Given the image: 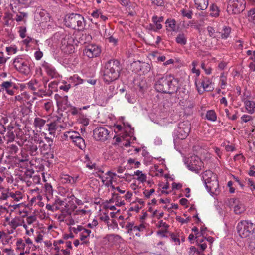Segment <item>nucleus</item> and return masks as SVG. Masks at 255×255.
<instances>
[{
	"mask_svg": "<svg viewBox=\"0 0 255 255\" xmlns=\"http://www.w3.org/2000/svg\"><path fill=\"white\" fill-rule=\"evenodd\" d=\"M28 17V14L26 12H20L18 14H16L14 19L17 22H26V19Z\"/></svg>",
	"mask_w": 255,
	"mask_h": 255,
	"instance_id": "obj_33",
	"label": "nucleus"
},
{
	"mask_svg": "<svg viewBox=\"0 0 255 255\" xmlns=\"http://www.w3.org/2000/svg\"><path fill=\"white\" fill-rule=\"evenodd\" d=\"M39 147L41 152H44V153H47L51 149L50 145H47L42 140V143L39 144Z\"/></svg>",
	"mask_w": 255,
	"mask_h": 255,
	"instance_id": "obj_45",
	"label": "nucleus"
},
{
	"mask_svg": "<svg viewBox=\"0 0 255 255\" xmlns=\"http://www.w3.org/2000/svg\"><path fill=\"white\" fill-rule=\"evenodd\" d=\"M9 152L11 155L15 154L18 151V147L15 144H10L7 147Z\"/></svg>",
	"mask_w": 255,
	"mask_h": 255,
	"instance_id": "obj_49",
	"label": "nucleus"
},
{
	"mask_svg": "<svg viewBox=\"0 0 255 255\" xmlns=\"http://www.w3.org/2000/svg\"><path fill=\"white\" fill-rule=\"evenodd\" d=\"M5 135L3 136V138L7 143L13 142L15 138L16 133L12 131H6Z\"/></svg>",
	"mask_w": 255,
	"mask_h": 255,
	"instance_id": "obj_26",
	"label": "nucleus"
},
{
	"mask_svg": "<svg viewBox=\"0 0 255 255\" xmlns=\"http://www.w3.org/2000/svg\"><path fill=\"white\" fill-rule=\"evenodd\" d=\"M65 25L74 29L81 30L84 28V19L80 14L71 13L65 18Z\"/></svg>",
	"mask_w": 255,
	"mask_h": 255,
	"instance_id": "obj_4",
	"label": "nucleus"
},
{
	"mask_svg": "<svg viewBox=\"0 0 255 255\" xmlns=\"http://www.w3.org/2000/svg\"><path fill=\"white\" fill-rule=\"evenodd\" d=\"M176 220L182 224H184L189 222L190 221V217H187L186 219H184L180 216H177Z\"/></svg>",
	"mask_w": 255,
	"mask_h": 255,
	"instance_id": "obj_64",
	"label": "nucleus"
},
{
	"mask_svg": "<svg viewBox=\"0 0 255 255\" xmlns=\"http://www.w3.org/2000/svg\"><path fill=\"white\" fill-rule=\"evenodd\" d=\"M157 75L155 77V89L158 92L161 93H173L176 89L174 83L175 81H173V77L171 75H165L161 77Z\"/></svg>",
	"mask_w": 255,
	"mask_h": 255,
	"instance_id": "obj_2",
	"label": "nucleus"
},
{
	"mask_svg": "<svg viewBox=\"0 0 255 255\" xmlns=\"http://www.w3.org/2000/svg\"><path fill=\"white\" fill-rule=\"evenodd\" d=\"M231 28L229 26H224L221 32V38L222 39H227L231 33Z\"/></svg>",
	"mask_w": 255,
	"mask_h": 255,
	"instance_id": "obj_39",
	"label": "nucleus"
},
{
	"mask_svg": "<svg viewBox=\"0 0 255 255\" xmlns=\"http://www.w3.org/2000/svg\"><path fill=\"white\" fill-rule=\"evenodd\" d=\"M166 27L169 28L171 31H176V21L174 19H168L166 21Z\"/></svg>",
	"mask_w": 255,
	"mask_h": 255,
	"instance_id": "obj_43",
	"label": "nucleus"
},
{
	"mask_svg": "<svg viewBox=\"0 0 255 255\" xmlns=\"http://www.w3.org/2000/svg\"><path fill=\"white\" fill-rule=\"evenodd\" d=\"M195 106V101L193 99H187L185 101L184 106L186 110H191Z\"/></svg>",
	"mask_w": 255,
	"mask_h": 255,
	"instance_id": "obj_42",
	"label": "nucleus"
},
{
	"mask_svg": "<svg viewBox=\"0 0 255 255\" xmlns=\"http://www.w3.org/2000/svg\"><path fill=\"white\" fill-rule=\"evenodd\" d=\"M5 131L15 132L17 138H21L22 137V132L20 129L15 124L11 123L6 128H5Z\"/></svg>",
	"mask_w": 255,
	"mask_h": 255,
	"instance_id": "obj_19",
	"label": "nucleus"
},
{
	"mask_svg": "<svg viewBox=\"0 0 255 255\" xmlns=\"http://www.w3.org/2000/svg\"><path fill=\"white\" fill-rule=\"evenodd\" d=\"M206 29H207V32H208V35L210 37H212L213 38H216L215 31L214 28L213 27L208 26L207 27Z\"/></svg>",
	"mask_w": 255,
	"mask_h": 255,
	"instance_id": "obj_52",
	"label": "nucleus"
},
{
	"mask_svg": "<svg viewBox=\"0 0 255 255\" xmlns=\"http://www.w3.org/2000/svg\"><path fill=\"white\" fill-rule=\"evenodd\" d=\"M136 225H135L134 222H128L126 225V229L127 230V233L129 235H134L133 229Z\"/></svg>",
	"mask_w": 255,
	"mask_h": 255,
	"instance_id": "obj_44",
	"label": "nucleus"
},
{
	"mask_svg": "<svg viewBox=\"0 0 255 255\" xmlns=\"http://www.w3.org/2000/svg\"><path fill=\"white\" fill-rule=\"evenodd\" d=\"M108 130L103 127H98L93 130V137L96 140L104 141L109 136Z\"/></svg>",
	"mask_w": 255,
	"mask_h": 255,
	"instance_id": "obj_13",
	"label": "nucleus"
},
{
	"mask_svg": "<svg viewBox=\"0 0 255 255\" xmlns=\"http://www.w3.org/2000/svg\"><path fill=\"white\" fill-rule=\"evenodd\" d=\"M196 8L200 10H204L208 7V0H193Z\"/></svg>",
	"mask_w": 255,
	"mask_h": 255,
	"instance_id": "obj_20",
	"label": "nucleus"
},
{
	"mask_svg": "<svg viewBox=\"0 0 255 255\" xmlns=\"http://www.w3.org/2000/svg\"><path fill=\"white\" fill-rule=\"evenodd\" d=\"M195 239H196L198 245L200 247L202 251L205 250L207 247V243L205 242V239H203V238L200 239L199 236L195 237Z\"/></svg>",
	"mask_w": 255,
	"mask_h": 255,
	"instance_id": "obj_35",
	"label": "nucleus"
},
{
	"mask_svg": "<svg viewBox=\"0 0 255 255\" xmlns=\"http://www.w3.org/2000/svg\"><path fill=\"white\" fill-rule=\"evenodd\" d=\"M152 19L154 23V25H150V26L152 27V29L154 31H157L158 30H160L162 28V25L160 22H159L156 20V19H157V16H153Z\"/></svg>",
	"mask_w": 255,
	"mask_h": 255,
	"instance_id": "obj_34",
	"label": "nucleus"
},
{
	"mask_svg": "<svg viewBox=\"0 0 255 255\" xmlns=\"http://www.w3.org/2000/svg\"><path fill=\"white\" fill-rule=\"evenodd\" d=\"M16 244L17 246V248L18 249H22V250L24 249V248L26 245L25 243L23 242V240L21 238L18 239L17 240V241L16 242Z\"/></svg>",
	"mask_w": 255,
	"mask_h": 255,
	"instance_id": "obj_54",
	"label": "nucleus"
},
{
	"mask_svg": "<svg viewBox=\"0 0 255 255\" xmlns=\"http://www.w3.org/2000/svg\"><path fill=\"white\" fill-rule=\"evenodd\" d=\"M48 127V130L49 131V134H53L55 133V131L58 128V126L55 121L50 123V124H47Z\"/></svg>",
	"mask_w": 255,
	"mask_h": 255,
	"instance_id": "obj_40",
	"label": "nucleus"
},
{
	"mask_svg": "<svg viewBox=\"0 0 255 255\" xmlns=\"http://www.w3.org/2000/svg\"><path fill=\"white\" fill-rule=\"evenodd\" d=\"M24 86L27 87V88L32 91L34 95L43 97L46 95V91L41 88V83L36 79H31L28 83H25Z\"/></svg>",
	"mask_w": 255,
	"mask_h": 255,
	"instance_id": "obj_11",
	"label": "nucleus"
},
{
	"mask_svg": "<svg viewBox=\"0 0 255 255\" xmlns=\"http://www.w3.org/2000/svg\"><path fill=\"white\" fill-rule=\"evenodd\" d=\"M85 228L81 226L77 225V227H73L71 228V230L76 234H78L79 232L81 233Z\"/></svg>",
	"mask_w": 255,
	"mask_h": 255,
	"instance_id": "obj_57",
	"label": "nucleus"
},
{
	"mask_svg": "<svg viewBox=\"0 0 255 255\" xmlns=\"http://www.w3.org/2000/svg\"><path fill=\"white\" fill-rule=\"evenodd\" d=\"M79 133L74 131H66L64 133V135L67 140H71L73 141L79 135Z\"/></svg>",
	"mask_w": 255,
	"mask_h": 255,
	"instance_id": "obj_29",
	"label": "nucleus"
},
{
	"mask_svg": "<svg viewBox=\"0 0 255 255\" xmlns=\"http://www.w3.org/2000/svg\"><path fill=\"white\" fill-rule=\"evenodd\" d=\"M42 67L49 77L52 78L57 77L58 74L54 67L51 64L44 61L42 64Z\"/></svg>",
	"mask_w": 255,
	"mask_h": 255,
	"instance_id": "obj_15",
	"label": "nucleus"
},
{
	"mask_svg": "<svg viewBox=\"0 0 255 255\" xmlns=\"http://www.w3.org/2000/svg\"><path fill=\"white\" fill-rule=\"evenodd\" d=\"M210 10L211 11L210 14L211 16L217 17L219 16L220 10L216 5L212 4L210 6Z\"/></svg>",
	"mask_w": 255,
	"mask_h": 255,
	"instance_id": "obj_32",
	"label": "nucleus"
},
{
	"mask_svg": "<svg viewBox=\"0 0 255 255\" xmlns=\"http://www.w3.org/2000/svg\"><path fill=\"white\" fill-rule=\"evenodd\" d=\"M73 142L74 143L75 145L81 149H84L85 148L86 145L85 143V140L83 138H82L80 135H79L73 141Z\"/></svg>",
	"mask_w": 255,
	"mask_h": 255,
	"instance_id": "obj_25",
	"label": "nucleus"
},
{
	"mask_svg": "<svg viewBox=\"0 0 255 255\" xmlns=\"http://www.w3.org/2000/svg\"><path fill=\"white\" fill-rule=\"evenodd\" d=\"M193 158H194V163L191 162V164L188 165L189 169L193 171H198L200 165L197 166V165L195 163V161H196V158L198 159L197 157H194Z\"/></svg>",
	"mask_w": 255,
	"mask_h": 255,
	"instance_id": "obj_48",
	"label": "nucleus"
},
{
	"mask_svg": "<svg viewBox=\"0 0 255 255\" xmlns=\"http://www.w3.org/2000/svg\"><path fill=\"white\" fill-rule=\"evenodd\" d=\"M78 177V176H76L75 178H74L68 175H65L64 176V177H62V182L64 183L73 184L76 182Z\"/></svg>",
	"mask_w": 255,
	"mask_h": 255,
	"instance_id": "obj_41",
	"label": "nucleus"
},
{
	"mask_svg": "<svg viewBox=\"0 0 255 255\" xmlns=\"http://www.w3.org/2000/svg\"><path fill=\"white\" fill-rule=\"evenodd\" d=\"M85 163L86 164V166L87 167H88L90 169L95 168L96 164L95 163H92V162H90V158L88 156V155L85 156Z\"/></svg>",
	"mask_w": 255,
	"mask_h": 255,
	"instance_id": "obj_50",
	"label": "nucleus"
},
{
	"mask_svg": "<svg viewBox=\"0 0 255 255\" xmlns=\"http://www.w3.org/2000/svg\"><path fill=\"white\" fill-rule=\"evenodd\" d=\"M176 42L181 45H184L187 43V37L185 34L179 33L176 38Z\"/></svg>",
	"mask_w": 255,
	"mask_h": 255,
	"instance_id": "obj_28",
	"label": "nucleus"
},
{
	"mask_svg": "<svg viewBox=\"0 0 255 255\" xmlns=\"http://www.w3.org/2000/svg\"><path fill=\"white\" fill-rule=\"evenodd\" d=\"M116 175V173L108 171L105 176L101 177L102 181L105 186L109 187L112 185L113 178Z\"/></svg>",
	"mask_w": 255,
	"mask_h": 255,
	"instance_id": "obj_16",
	"label": "nucleus"
},
{
	"mask_svg": "<svg viewBox=\"0 0 255 255\" xmlns=\"http://www.w3.org/2000/svg\"><path fill=\"white\" fill-rule=\"evenodd\" d=\"M201 67L204 70L205 73L209 75L211 73V68L209 66H207L204 63H202Z\"/></svg>",
	"mask_w": 255,
	"mask_h": 255,
	"instance_id": "obj_59",
	"label": "nucleus"
},
{
	"mask_svg": "<svg viewBox=\"0 0 255 255\" xmlns=\"http://www.w3.org/2000/svg\"><path fill=\"white\" fill-rule=\"evenodd\" d=\"M152 3L157 6H162L164 4L163 0H151Z\"/></svg>",
	"mask_w": 255,
	"mask_h": 255,
	"instance_id": "obj_63",
	"label": "nucleus"
},
{
	"mask_svg": "<svg viewBox=\"0 0 255 255\" xmlns=\"http://www.w3.org/2000/svg\"><path fill=\"white\" fill-rule=\"evenodd\" d=\"M106 238L109 242L112 244H119L123 241V239L120 236L115 234L108 235L106 236Z\"/></svg>",
	"mask_w": 255,
	"mask_h": 255,
	"instance_id": "obj_18",
	"label": "nucleus"
},
{
	"mask_svg": "<svg viewBox=\"0 0 255 255\" xmlns=\"http://www.w3.org/2000/svg\"><path fill=\"white\" fill-rule=\"evenodd\" d=\"M246 4L245 0H229L227 11L230 14H238L245 10Z\"/></svg>",
	"mask_w": 255,
	"mask_h": 255,
	"instance_id": "obj_8",
	"label": "nucleus"
},
{
	"mask_svg": "<svg viewBox=\"0 0 255 255\" xmlns=\"http://www.w3.org/2000/svg\"><path fill=\"white\" fill-rule=\"evenodd\" d=\"M248 17L250 22L255 24V8H252L248 11Z\"/></svg>",
	"mask_w": 255,
	"mask_h": 255,
	"instance_id": "obj_47",
	"label": "nucleus"
},
{
	"mask_svg": "<svg viewBox=\"0 0 255 255\" xmlns=\"http://www.w3.org/2000/svg\"><path fill=\"white\" fill-rule=\"evenodd\" d=\"M45 124L46 120L40 117H36L34 120L33 124L36 129L38 128L39 129L41 130L45 125Z\"/></svg>",
	"mask_w": 255,
	"mask_h": 255,
	"instance_id": "obj_23",
	"label": "nucleus"
},
{
	"mask_svg": "<svg viewBox=\"0 0 255 255\" xmlns=\"http://www.w3.org/2000/svg\"><path fill=\"white\" fill-rule=\"evenodd\" d=\"M4 24L7 26L13 25L14 19L13 18L12 14L9 12H5L3 17Z\"/></svg>",
	"mask_w": 255,
	"mask_h": 255,
	"instance_id": "obj_24",
	"label": "nucleus"
},
{
	"mask_svg": "<svg viewBox=\"0 0 255 255\" xmlns=\"http://www.w3.org/2000/svg\"><path fill=\"white\" fill-rule=\"evenodd\" d=\"M134 175L137 176V179L140 182L143 183L146 180V175L142 173L141 171L137 170L134 172Z\"/></svg>",
	"mask_w": 255,
	"mask_h": 255,
	"instance_id": "obj_38",
	"label": "nucleus"
},
{
	"mask_svg": "<svg viewBox=\"0 0 255 255\" xmlns=\"http://www.w3.org/2000/svg\"><path fill=\"white\" fill-rule=\"evenodd\" d=\"M202 178L208 192L215 194L219 193V183L215 174L210 170L205 171L202 174Z\"/></svg>",
	"mask_w": 255,
	"mask_h": 255,
	"instance_id": "obj_3",
	"label": "nucleus"
},
{
	"mask_svg": "<svg viewBox=\"0 0 255 255\" xmlns=\"http://www.w3.org/2000/svg\"><path fill=\"white\" fill-rule=\"evenodd\" d=\"M30 60L24 56L19 55L14 59L13 65L17 71L28 75L30 72Z\"/></svg>",
	"mask_w": 255,
	"mask_h": 255,
	"instance_id": "obj_6",
	"label": "nucleus"
},
{
	"mask_svg": "<svg viewBox=\"0 0 255 255\" xmlns=\"http://www.w3.org/2000/svg\"><path fill=\"white\" fill-rule=\"evenodd\" d=\"M17 159L20 162H24L29 160V156L26 153H21V156H18Z\"/></svg>",
	"mask_w": 255,
	"mask_h": 255,
	"instance_id": "obj_56",
	"label": "nucleus"
},
{
	"mask_svg": "<svg viewBox=\"0 0 255 255\" xmlns=\"http://www.w3.org/2000/svg\"><path fill=\"white\" fill-rule=\"evenodd\" d=\"M23 140L25 149L29 152L32 156H35L38 153L37 145L42 143V138L38 134L35 135L31 139L27 140L26 137H22L20 138Z\"/></svg>",
	"mask_w": 255,
	"mask_h": 255,
	"instance_id": "obj_5",
	"label": "nucleus"
},
{
	"mask_svg": "<svg viewBox=\"0 0 255 255\" xmlns=\"http://www.w3.org/2000/svg\"><path fill=\"white\" fill-rule=\"evenodd\" d=\"M146 229V227L144 224H140L139 225H136L133 229L134 235L139 237L141 236L140 232H143Z\"/></svg>",
	"mask_w": 255,
	"mask_h": 255,
	"instance_id": "obj_31",
	"label": "nucleus"
},
{
	"mask_svg": "<svg viewBox=\"0 0 255 255\" xmlns=\"http://www.w3.org/2000/svg\"><path fill=\"white\" fill-rule=\"evenodd\" d=\"M206 118L209 121L215 122L217 120V115L214 110H209L207 112Z\"/></svg>",
	"mask_w": 255,
	"mask_h": 255,
	"instance_id": "obj_37",
	"label": "nucleus"
},
{
	"mask_svg": "<svg viewBox=\"0 0 255 255\" xmlns=\"http://www.w3.org/2000/svg\"><path fill=\"white\" fill-rule=\"evenodd\" d=\"M121 69L120 63L116 60H110L106 62L103 70V80L109 83L117 79Z\"/></svg>",
	"mask_w": 255,
	"mask_h": 255,
	"instance_id": "obj_1",
	"label": "nucleus"
},
{
	"mask_svg": "<svg viewBox=\"0 0 255 255\" xmlns=\"http://www.w3.org/2000/svg\"><path fill=\"white\" fill-rule=\"evenodd\" d=\"M91 233V230L85 229L80 233L79 239L82 242L81 244H87L89 243V241L87 239L89 238Z\"/></svg>",
	"mask_w": 255,
	"mask_h": 255,
	"instance_id": "obj_21",
	"label": "nucleus"
},
{
	"mask_svg": "<svg viewBox=\"0 0 255 255\" xmlns=\"http://www.w3.org/2000/svg\"><path fill=\"white\" fill-rule=\"evenodd\" d=\"M64 201L60 200L59 198H57L55 200L54 205H55V210L59 209V206L64 205Z\"/></svg>",
	"mask_w": 255,
	"mask_h": 255,
	"instance_id": "obj_55",
	"label": "nucleus"
},
{
	"mask_svg": "<svg viewBox=\"0 0 255 255\" xmlns=\"http://www.w3.org/2000/svg\"><path fill=\"white\" fill-rule=\"evenodd\" d=\"M255 225L249 221H241L237 226V232L242 238L250 236L255 230Z\"/></svg>",
	"mask_w": 255,
	"mask_h": 255,
	"instance_id": "obj_7",
	"label": "nucleus"
},
{
	"mask_svg": "<svg viewBox=\"0 0 255 255\" xmlns=\"http://www.w3.org/2000/svg\"><path fill=\"white\" fill-rule=\"evenodd\" d=\"M19 4H21L19 0H10L9 6L11 10L14 12V7L16 8Z\"/></svg>",
	"mask_w": 255,
	"mask_h": 255,
	"instance_id": "obj_51",
	"label": "nucleus"
},
{
	"mask_svg": "<svg viewBox=\"0 0 255 255\" xmlns=\"http://www.w3.org/2000/svg\"><path fill=\"white\" fill-rule=\"evenodd\" d=\"M36 220L35 216H29L26 217V221L28 225L32 224Z\"/></svg>",
	"mask_w": 255,
	"mask_h": 255,
	"instance_id": "obj_60",
	"label": "nucleus"
},
{
	"mask_svg": "<svg viewBox=\"0 0 255 255\" xmlns=\"http://www.w3.org/2000/svg\"><path fill=\"white\" fill-rule=\"evenodd\" d=\"M53 106V103L51 101H47L44 104L43 108L47 111L49 112L51 110Z\"/></svg>",
	"mask_w": 255,
	"mask_h": 255,
	"instance_id": "obj_58",
	"label": "nucleus"
},
{
	"mask_svg": "<svg viewBox=\"0 0 255 255\" xmlns=\"http://www.w3.org/2000/svg\"><path fill=\"white\" fill-rule=\"evenodd\" d=\"M195 85L200 94H202L205 91L210 92L214 90L213 84L207 77L203 76L198 80L196 79Z\"/></svg>",
	"mask_w": 255,
	"mask_h": 255,
	"instance_id": "obj_9",
	"label": "nucleus"
},
{
	"mask_svg": "<svg viewBox=\"0 0 255 255\" xmlns=\"http://www.w3.org/2000/svg\"><path fill=\"white\" fill-rule=\"evenodd\" d=\"M17 87L15 83L11 81H5L0 84V91L5 92L9 95H13Z\"/></svg>",
	"mask_w": 255,
	"mask_h": 255,
	"instance_id": "obj_12",
	"label": "nucleus"
},
{
	"mask_svg": "<svg viewBox=\"0 0 255 255\" xmlns=\"http://www.w3.org/2000/svg\"><path fill=\"white\" fill-rule=\"evenodd\" d=\"M8 225L10 227V230L9 231V233L12 234L18 227L21 226L22 223H21L20 217H16L12 218L11 220L8 222Z\"/></svg>",
	"mask_w": 255,
	"mask_h": 255,
	"instance_id": "obj_17",
	"label": "nucleus"
},
{
	"mask_svg": "<svg viewBox=\"0 0 255 255\" xmlns=\"http://www.w3.org/2000/svg\"><path fill=\"white\" fill-rule=\"evenodd\" d=\"M246 109L248 111V113L250 114L253 113L254 112V109L255 108V103L252 101L247 100L245 102Z\"/></svg>",
	"mask_w": 255,
	"mask_h": 255,
	"instance_id": "obj_30",
	"label": "nucleus"
},
{
	"mask_svg": "<svg viewBox=\"0 0 255 255\" xmlns=\"http://www.w3.org/2000/svg\"><path fill=\"white\" fill-rule=\"evenodd\" d=\"M181 12L183 16L188 19H191L192 17L193 13L191 10L187 11L185 9H183L181 10Z\"/></svg>",
	"mask_w": 255,
	"mask_h": 255,
	"instance_id": "obj_53",
	"label": "nucleus"
},
{
	"mask_svg": "<svg viewBox=\"0 0 255 255\" xmlns=\"http://www.w3.org/2000/svg\"><path fill=\"white\" fill-rule=\"evenodd\" d=\"M9 195L12 202H19L23 198V194L20 191L10 192Z\"/></svg>",
	"mask_w": 255,
	"mask_h": 255,
	"instance_id": "obj_22",
	"label": "nucleus"
},
{
	"mask_svg": "<svg viewBox=\"0 0 255 255\" xmlns=\"http://www.w3.org/2000/svg\"><path fill=\"white\" fill-rule=\"evenodd\" d=\"M9 194L10 192L9 191L2 192L0 195V199L3 200H6L8 199L9 198H10Z\"/></svg>",
	"mask_w": 255,
	"mask_h": 255,
	"instance_id": "obj_62",
	"label": "nucleus"
},
{
	"mask_svg": "<svg viewBox=\"0 0 255 255\" xmlns=\"http://www.w3.org/2000/svg\"><path fill=\"white\" fill-rule=\"evenodd\" d=\"M245 210V206L240 202H237V204L234 207V211L235 214H240Z\"/></svg>",
	"mask_w": 255,
	"mask_h": 255,
	"instance_id": "obj_36",
	"label": "nucleus"
},
{
	"mask_svg": "<svg viewBox=\"0 0 255 255\" xmlns=\"http://www.w3.org/2000/svg\"><path fill=\"white\" fill-rule=\"evenodd\" d=\"M26 28L25 27H20L19 28V35L22 38H24L26 36Z\"/></svg>",
	"mask_w": 255,
	"mask_h": 255,
	"instance_id": "obj_61",
	"label": "nucleus"
},
{
	"mask_svg": "<svg viewBox=\"0 0 255 255\" xmlns=\"http://www.w3.org/2000/svg\"><path fill=\"white\" fill-rule=\"evenodd\" d=\"M45 190L47 197H51L53 196V190L50 184L46 183L45 184Z\"/></svg>",
	"mask_w": 255,
	"mask_h": 255,
	"instance_id": "obj_46",
	"label": "nucleus"
},
{
	"mask_svg": "<svg viewBox=\"0 0 255 255\" xmlns=\"http://www.w3.org/2000/svg\"><path fill=\"white\" fill-rule=\"evenodd\" d=\"M100 53V48L96 45H89L83 50V54L90 58L98 56Z\"/></svg>",
	"mask_w": 255,
	"mask_h": 255,
	"instance_id": "obj_14",
	"label": "nucleus"
},
{
	"mask_svg": "<svg viewBox=\"0 0 255 255\" xmlns=\"http://www.w3.org/2000/svg\"><path fill=\"white\" fill-rule=\"evenodd\" d=\"M190 130L191 125L188 121L180 122L176 129V136L179 139H184L188 136Z\"/></svg>",
	"mask_w": 255,
	"mask_h": 255,
	"instance_id": "obj_10",
	"label": "nucleus"
},
{
	"mask_svg": "<svg viewBox=\"0 0 255 255\" xmlns=\"http://www.w3.org/2000/svg\"><path fill=\"white\" fill-rule=\"evenodd\" d=\"M56 100L57 104L59 107H62L63 105H64L65 106L63 108H65V107L68 105V100L67 96H64L62 97L58 96V98H57Z\"/></svg>",
	"mask_w": 255,
	"mask_h": 255,
	"instance_id": "obj_27",
	"label": "nucleus"
}]
</instances>
